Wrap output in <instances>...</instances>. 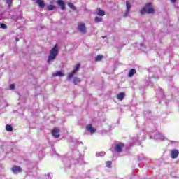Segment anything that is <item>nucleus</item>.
<instances>
[{"instance_id":"nucleus-1","label":"nucleus","mask_w":179,"mask_h":179,"mask_svg":"<svg viewBox=\"0 0 179 179\" xmlns=\"http://www.w3.org/2000/svg\"><path fill=\"white\" fill-rule=\"evenodd\" d=\"M79 159H80V152L78 150L73 151V157L72 159L64 157L62 159L63 163H65L66 167H71V164H76V163H79Z\"/></svg>"},{"instance_id":"nucleus-2","label":"nucleus","mask_w":179,"mask_h":179,"mask_svg":"<svg viewBox=\"0 0 179 179\" xmlns=\"http://www.w3.org/2000/svg\"><path fill=\"white\" fill-rule=\"evenodd\" d=\"M58 55V45H55L54 48H52L50 52V55L48 59V64H50L51 61H54L57 56Z\"/></svg>"},{"instance_id":"nucleus-3","label":"nucleus","mask_w":179,"mask_h":179,"mask_svg":"<svg viewBox=\"0 0 179 179\" xmlns=\"http://www.w3.org/2000/svg\"><path fill=\"white\" fill-rule=\"evenodd\" d=\"M145 137L143 132L137 134L136 136L131 138V141L134 145H141L142 141H145Z\"/></svg>"},{"instance_id":"nucleus-4","label":"nucleus","mask_w":179,"mask_h":179,"mask_svg":"<svg viewBox=\"0 0 179 179\" xmlns=\"http://www.w3.org/2000/svg\"><path fill=\"white\" fill-rule=\"evenodd\" d=\"M155 10H153V8H152V3H147L145 7L141 10V15H145V13H154Z\"/></svg>"},{"instance_id":"nucleus-5","label":"nucleus","mask_w":179,"mask_h":179,"mask_svg":"<svg viewBox=\"0 0 179 179\" xmlns=\"http://www.w3.org/2000/svg\"><path fill=\"white\" fill-rule=\"evenodd\" d=\"M150 139H157L158 141H165L166 137L164 135L161 134L159 131L155 132V135L154 136H150Z\"/></svg>"},{"instance_id":"nucleus-6","label":"nucleus","mask_w":179,"mask_h":179,"mask_svg":"<svg viewBox=\"0 0 179 179\" xmlns=\"http://www.w3.org/2000/svg\"><path fill=\"white\" fill-rule=\"evenodd\" d=\"M131 8H132V5L131 4V2L126 1V10L124 13V17H127V16H129V12H131Z\"/></svg>"},{"instance_id":"nucleus-7","label":"nucleus","mask_w":179,"mask_h":179,"mask_svg":"<svg viewBox=\"0 0 179 179\" xmlns=\"http://www.w3.org/2000/svg\"><path fill=\"white\" fill-rule=\"evenodd\" d=\"M179 152L178 150L173 149L171 151V159H177L178 157Z\"/></svg>"},{"instance_id":"nucleus-8","label":"nucleus","mask_w":179,"mask_h":179,"mask_svg":"<svg viewBox=\"0 0 179 179\" xmlns=\"http://www.w3.org/2000/svg\"><path fill=\"white\" fill-rule=\"evenodd\" d=\"M11 171L13 174H17V173H22V168L20 166H14L11 169Z\"/></svg>"},{"instance_id":"nucleus-9","label":"nucleus","mask_w":179,"mask_h":179,"mask_svg":"<svg viewBox=\"0 0 179 179\" xmlns=\"http://www.w3.org/2000/svg\"><path fill=\"white\" fill-rule=\"evenodd\" d=\"M124 146V143H120L119 144H117L115 147V150L117 153H120V152H122V147Z\"/></svg>"},{"instance_id":"nucleus-10","label":"nucleus","mask_w":179,"mask_h":179,"mask_svg":"<svg viewBox=\"0 0 179 179\" xmlns=\"http://www.w3.org/2000/svg\"><path fill=\"white\" fill-rule=\"evenodd\" d=\"M52 134L55 138H59V129L58 128H55L52 130Z\"/></svg>"},{"instance_id":"nucleus-11","label":"nucleus","mask_w":179,"mask_h":179,"mask_svg":"<svg viewBox=\"0 0 179 179\" xmlns=\"http://www.w3.org/2000/svg\"><path fill=\"white\" fill-rule=\"evenodd\" d=\"M78 29H79V31H80V33H83V34L86 33V27L85 26V24H80L78 26Z\"/></svg>"},{"instance_id":"nucleus-12","label":"nucleus","mask_w":179,"mask_h":179,"mask_svg":"<svg viewBox=\"0 0 179 179\" xmlns=\"http://www.w3.org/2000/svg\"><path fill=\"white\" fill-rule=\"evenodd\" d=\"M86 129H87V131H88V132H90L91 134H94V132H96V129H94V128H93L92 124L87 125L86 127Z\"/></svg>"},{"instance_id":"nucleus-13","label":"nucleus","mask_w":179,"mask_h":179,"mask_svg":"<svg viewBox=\"0 0 179 179\" xmlns=\"http://www.w3.org/2000/svg\"><path fill=\"white\" fill-rule=\"evenodd\" d=\"M57 4L59 5V6H60V8L62 10H64V9H65V3H64V1L58 0Z\"/></svg>"},{"instance_id":"nucleus-14","label":"nucleus","mask_w":179,"mask_h":179,"mask_svg":"<svg viewBox=\"0 0 179 179\" xmlns=\"http://www.w3.org/2000/svg\"><path fill=\"white\" fill-rule=\"evenodd\" d=\"M135 73H136V70L135 69H130L128 73L129 78H132V76H134Z\"/></svg>"},{"instance_id":"nucleus-15","label":"nucleus","mask_w":179,"mask_h":179,"mask_svg":"<svg viewBox=\"0 0 179 179\" xmlns=\"http://www.w3.org/2000/svg\"><path fill=\"white\" fill-rule=\"evenodd\" d=\"M124 97H125V93L120 92L119 94L117 95V100H120L122 101V100H124Z\"/></svg>"},{"instance_id":"nucleus-16","label":"nucleus","mask_w":179,"mask_h":179,"mask_svg":"<svg viewBox=\"0 0 179 179\" xmlns=\"http://www.w3.org/2000/svg\"><path fill=\"white\" fill-rule=\"evenodd\" d=\"M36 3L38 5L39 8H44V6H45L43 0H36Z\"/></svg>"},{"instance_id":"nucleus-17","label":"nucleus","mask_w":179,"mask_h":179,"mask_svg":"<svg viewBox=\"0 0 179 179\" xmlns=\"http://www.w3.org/2000/svg\"><path fill=\"white\" fill-rule=\"evenodd\" d=\"M145 80L146 85H148V86H152L153 84L152 83V78H147Z\"/></svg>"},{"instance_id":"nucleus-18","label":"nucleus","mask_w":179,"mask_h":179,"mask_svg":"<svg viewBox=\"0 0 179 179\" xmlns=\"http://www.w3.org/2000/svg\"><path fill=\"white\" fill-rule=\"evenodd\" d=\"M6 131H8V132H12V131H13V127L10 124H7L6 126Z\"/></svg>"},{"instance_id":"nucleus-19","label":"nucleus","mask_w":179,"mask_h":179,"mask_svg":"<svg viewBox=\"0 0 179 179\" xmlns=\"http://www.w3.org/2000/svg\"><path fill=\"white\" fill-rule=\"evenodd\" d=\"M64 76V73H62V71H58V72H56V73H53L52 74V76H59V77H61V76Z\"/></svg>"},{"instance_id":"nucleus-20","label":"nucleus","mask_w":179,"mask_h":179,"mask_svg":"<svg viewBox=\"0 0 179 179\" xmlns=\"http://www.w3.org/2000/svg\"><path fill=\"white\" fill-rule=\"evenodd\" d=\"M97 15L99 16H104L106 15V13L104 12V10H102L101 9H98Z\"/></svg>"},{"instance_id":"nucleus-21","label":"nucleus","mask_w":179,"mask_h":179,"mask_svg":"<svg viewBox=\"0 0 179 179\" xmlns=\"http://www.w3.org/2000/svg\"><path fill=\"white\" fill-rule=\"evenodd\" d=\"M73 83H74V85H78V83H80V78H79L78 77H74Z\"/></svg>"},{"instance_id":"nucleus-22","label":"nucleus","mask_w":179,"mask_h":179,"mask_svg":"<svg viewBox=\"0 0 179 179\" xmlns=\"http://www.w3.org/2000/svg\"><path fill=\"white\" fill-rule=\"evenodd\" d=\"M73 75H75V73H73V71H72L71 73H69V76L67 77V80H71L72 78H73Z\"/></svg>"},{"instance_id":"nucleus-23","label":"nucleus","mask_w":179,"mask_h":179,"mask_svg":"<svg viewBox=\"0 0 179 179\" xmlns=\"http://www.w3.org/2000/svg\"><path fill=\"white\" fill-rule=\"evenodd\" d=\"M79 68H80V64H78L76 66L75 69L73 70V72L74 73H76V72H78V71H79Z\"/></svg>"},{"instance_id":"nucleus-24","label":"nucleus","mask_w":179,"mask_h":179,"mask_svg":"<svg viewBox=\"0 0 179 179\" xmlns=\"http://www.w3.org/2000/svg\"><path fill=\"white\" fill-rule=\"evenodd\" d=\"M68 6L70 7V8L72 9L73 10H76V7H75V5H73V3H69Z\"/></svg>"},{"instance_id":"nucleus-25","label":"nucleus","mask_w":179,"mask_h":179,"mask_svg":"<svg viewBox=\"0 0 179 179\" xmlns=\"http://www.w3.org/2000/svg\"><path fill=\"white\" fill-rule=\"evenodd\" d=\"M103 59V55H99L95 57V61L99 62Z\"/></svg>"},{"instance_id":"nucleus-26","label":"nucleus","mask_w":179,"mask_h":179,"mask_svg":"<svg viewBox=\"0 0 179 179\" xmlns=\"http://www.w3.org/2000/svg\"><path fill=\"white\" fill-rule=\"evenodd\" d=\"M106 155V152H97L96 154V157H103V156H104Z\"/></svg>"},{"instance_id":"nucleus-27","label":"nucleus","mask_w":179,"mask_h":179,"mask_svg":"<svg viewBox=\"0 0 179 179\" xmlns=\"http://www.w3.org/2000/svg\"><path fill=\"white\" fill-rule=\"evenodd\" d=\"M95 22L96 23H100V22H103V17H96Z\"/></svg>"},{"instance_id":"nucleus-28","label":"nucleus","mask_w":179,"mask_h":179,"mask_svg":"<svg viewBox=\"0 0 179 179\" xmlns=\"http://www.w3.org/2000/svg\"><path fill=\"white\" fill-rule=\"evenodd\" d=\"M54 9H55V6L54 5L48 6V10H54Z\"/></svg>"},{"instance_id":"nucleus-29","label":"nucleus","mask_w":179,"mask_h":179,"mask_svg":"<svg viewBox=\"0 0 179 179\" xmlns=\"http://www.w3.org/2000/svg\"><path fill=\"white\" fill-rule=\"evenodd\" d=\"M13 2V0H6V3L7 5H8V8H10Z\"/></svg>"},{"instance_id":"nucleus-30","label":"nucleus","mask_w":179,"mask_h":179,"mask_svg":"<svg viewBox=\"0 0 179 179\" xmlns=\"http://www.w3.org/2000/svg\"><path fill=\"white\" fill-rule=\"evenodd\" d=\"M111 161H107L106 162V167H108V169H111Z\"/></svg>"},{"instance_id":"nucleus-31","label":"nucleus","mask_w":179,"mask_h":179,"mask_svg":"<svg viewBox=\"0 0 179 179\" xmlns=\"http://www.w3.org/2000/svg\"><path fill=\"white\" fill-rule=\"evenodd\" d=\"M48 179H52V173H48L47 174Z\"/></svg>"},{"instance_id":"nucleus-32","label":"nucleus","mask_w":179,"mask_h":179,"mask_svg":"<svg viewBox=\"0 0 179 179\" xmlns=\"http://www.w3.org/2000/svg\"><path fill=\"white\" fill-rule=\"evenodd\" d=\"M6 27H7L6 24H1V29H6Z\"/></svg>"},{"instance_id":"nucleus-33","label":"nucleus","mask_w":179,"mask_h":179,"mask_svg":"<svg viewBox=\"0 0 179 179\" xmlns=\"http://www.w3.org/2000/svg\"><path fill=\"white\" fill-rule=\"evenodd\" d=\"M10 90H13V89H15V84H11L10 85Z\"/></svg>"},{"instance_id":"nucleus-34","label":"nucleus","mask_w":179,"mask_h":179,"mask_svg":"<svg viewBox=\"0 0 179 179\" xmlns=\"http://www.w3.org/2000/svg\"><path fill=\"white\" fill-rule=\"evenodd\" d=\"M171 176H172V177H173V178H179L178 175L174 176V175H173V173H171Z\"/></svg>"},{"instance_id":"nucleus-35","label":"nucleus","mask_w":179,"mask_h":179,"mask_svg":"<svg viewBox=\"0 0 179 179\" xmlns=\"http://www.w3.org/2000/svg\"><path fill=\"white\" fill-rule=\"evenodd\" d=\"M171 2L172 3H175V2H177V0H171Z\"/></svg>"},{"instance_id":"nucleus-36","label":"nucleus","mask_w":179,"mask_h":179,"mask_svg":"<svg viewBox=\"0 0 179 179\" xmlns=\"http://www.w3.org/2000/svg\"><path fill=\"white\" fill-rule=\"evenodd\" d=\"M15 41H17V42L19 41V38H15Z\"/></svg>"},{"instance_id":"nucleus-37","label":"nucleus","mask_w":179,"mask_h":179,"mask_svg":"<svg viewBox=\"0 0 179 179\" xmlns=\"http://www.w3.org/2000/svg\"><path fill=\"white\" fill-rule=\"evenodd\" d=\"M171 143H176V141H171Z\"/></svg>"},{"instance_id":"nucleus-38","label":"nucleus","mask_w":179,"mask_h":179,"mask_svg":"<svg viewBox=\"0 0 179 179\" xmlns=\"http://www.w3.org/2000/svg\"><path fill=\"white\" fill-rule=\"evenodd\" d=\"M141 47H143V43L140 44Z\"/></svg>"},{"instance_id":"nucleus-39","label":"nucleus","mask_w":179,"mask_h":179,"mask_svg":"<svg viewBox=\"0 0 179 179\" xmlns=\"http://www.w3.org/2000/svg\"><path fill=\"white\" fill-rule=\"evenodd\" d=\"M107 36H102V38H106Z\"/></svg>"},{"instance_id":"nucleus-40","label":"nucleus","mask_w":179,"mask_h":179,"mask_svg":"<svg viewBox=\"0 0 179 179\" xmlns=\"http://www.w3.org/2000/svg\"><path fill=\"white\" fill-rule=\"evenodd\" d=\"M77 179H82V178H81V177H79V178H78Z\"/></svg>"},{"instance_id":"nucleus-41","label":"nucleus","mask_w":179,"mask_h":179,"mask_svg":"<svg viewBox=\"0 0 179 179\" xmlns=\"http://www.w3.org/2000/svg\"><path fill=\"white\" fill-rule=\"evenodd\" d=\"M32 1H36V0H32Z\"/></svg>"}]
</instances>
